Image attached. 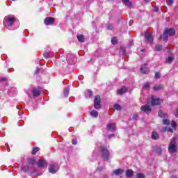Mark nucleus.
<instances>
[{
	"label": "nucleus",
	"mask_w": 178,
	"mask_h": 178,
	"mask_svg": "<svg viewBox=\"0 0 178 178\" xmlns=\"http://www.w3.org/2000/svg\"><path fill=\"white\" fill-rule=\"evenodd\" d=\"M48 170L49 173L55 175V173L59 170V165H58V163H51L49 165Z\"/></svg>",
	"instance_id": "39448f33"
},
{
	"label": "nucleus",
	"mask_w": 178,
	"mask_h": 178,
	"mask_svg": "<svg viewBox=\"0 0 178 178\" xmlns=\"http://www.w3.org/2000/svg\"><path fill=\"white\" fill-rule=\"evenodd\" d=\"M134 120H137V119H138V115H134L133 117Z\"/></svg>",
	"instance_id": "8fccbe9b"
},
{
	"label": "nucleus",
	"mask_w": 178,
	"mask_h": 178,
	"mask_svg": "<svg viewBox=\"0 0 178 178\" xmlns=\"http://www.w3.org/2000/svg\"><path fill=\"white\" fill-rule=\"evenodd\" d=\"M104 170V167L98 165V167L96 169V172H102Z\"/></svg>",
	"instance_id": "58836bf2"
},
{
	"label": "nucleus",
	"mask_w": 178,
	"mask_h": 178,
	"mask_svg": "<svg viewBox=\"0 0 178 178\" xmlns=\"http://www.w3.org/2000/svg\"><path fill=\"white\" fill-rule=\"evenodd\" d=\"M35 73V74H38V73H40V68H36Z\"/></svg>",
	"instance_id": "603ef678"
},
{
	"label": "nucleus",
	"mask_w": 178,
	"mask_h": 178,
	"mask_svg": "<svg viewBox=\"0 0 178 178\" xmlns=\"http://www.w3.org/2000/svg\"><path fill=\"white\" fill-rule=\"evenodd\" d=\"M112 137H115V134H111L108 135V138H112Z\"/></svg>",
	"instance_id": "864d4df0"
},
{
	"label": "nucleus",
	"mask_w": 178,
	"mask_h": 178,
	"mask_svg": "<svg viewBox=\"0 0 178 178\" xmlns=\"http://www.w3.org/2000/svg\"><path fill=\"white\" fill-rule=\"evenodd\" d=\"M154 91H159V90H163V85H156L153 87Z\"/></svg>",
	"instance_id": "5701e85b"
},
{
	"label": "nucleus",
	"mask_w": 178,
	"mask_h": 178,
	"mask_svg": "<svg viewBox=\"0 0 178 178\" xmlns=\"http://www.w3.org/2000/svg\"><path fill=\"white\" fill-rule=\"evenodd\" d=\"M111 43L113 44V45H116V44H118V38L114 37L111 39Z\"/></svg>",
	"instance_id": "2f4dec72"
},
{
	"label": "nucleus",
	"mask_w": 178,
	"mask_h": 178,
	"mask_svg": "<svg viewBox=\"0 0 178 178\" xmlns=\"http://www.w3.org/2000/svg\"><path fill=\"white\" fill-rule=\"evenodd\" d=\"M133 170H127L126 171V177H131L133 176Z\"/></svg>",
	"instance_id": "a878e982"
},
{
	"label": "nucleus",
	"mask_w": 178,
	"mask_h": 178,
	"mask_svg": "<svg viewBox=\"0 0 178 178\" xmlns=\"http://www.w3.org/2000/svg\"><path fill=\"white\" fill-rule=\"evenodd\" d=\"M167 62H168V63H172V62H173V57L169 56V57L168 58V59H167Z\"/></svg>",
	"instance_id": "a19ab883"
},
{
	"label": "nucleus",
	"mask_w": 178,
	"mask_h": 178,
	"mask_svg": "<svg viewBox=\"0 0 178 178\" xmlns=\"http://www.w3.org/2000/svg\"><path fill=\"white\" fill-rule=\"evenodd\" d=\"M43 56L46 58V59H49V53L48 51H45L43 54Z\"/></svg>",
	"instance_id": "e433bc0d"
},
{
	"label": "nucleus",
	"mask_w": 178,
	"mask_h": 178,
	"mask_svg": "<svg viewBox=\"0 0 178 178\" xmlns=\"http://www.w3.org/2000/svg\"><path fill=\"white\" fill-rule=\"evenodd\" d=\"M154 76L156 79H159L161 77V74L159 72H156Z\"/></svg>",
	"instance_id": "c03bdc74"
},
{
	"label": "nucleus",
	"mask_w": 178,
	"mask_h": 178,
	"mask_svg": "<svg viewBox=\"0 0 178 178\" xmlns=\"http://www.w3.org/2000/svg\"><path fill=\"white\" fill-rule=\"evenodd\" d=\"M40 151V147H35L32 150V155H35Z\"/></svg>",
	"instance_id": "7c9ffc66"
},
{
	"label": "nucleus",
	"mask_w": 178,
	"mask_h": 178,
	"mask_svg": "<svg viewBox=\"0 0 178 178\" xmlns=\"http://www.w3.org/2000/svg\"><path fill=\"white\" fill-rule=\"evenodd\" d=\"M136 178H145V175L143 173H138L136 175Z\"/></svg>",
	"instance_id": "4c0bfd02"
},
{
	"label": "nucleus",
	"mask_w": 178,
	"mask_h": 178,
	"mask_svg": "<svg viewBox=\"0 0 178 178\" xmlns=\"http://www.w3.org/2000/svg\"><path fill=\"white\" fill-rule=\"evenodd\" d=\"M162 131H168L169 133H173V129L165 127L162 128Z\"/></svg>",
	"instance_id": "cd10ccee"
},
{
	"label": "nucleus",
	"mask_w": 178,
	"mask_h": 178,
	"mask_svg": "<svg viewBox=\"0 0 178 178\" xmlns=\"http://www.w3.org/2000/svg\"><path fill=\"white\" fill-rule=\"evenodd\" d=\"M106 129L108 130V131H116V126L115 125V124H112V123H108L106 124Z\"/></svg>",
	"instance_id": "f8f14e48"
},
{
	"label": "nucleus",
	"mask_w": 178,
	"mask_h": 178,
	"mask_svg": "<svg viewBox=\"0 0 178 178\" xmlns=\"http://www.w3.org/2000/svg\"><path fill=\"white\" fill-rule=\"evenodd\" d=\"M154 151L156 152V154H158V155H161V154H162V148L156 146L154 148Z\"/></svg>",
	"instance_id": "393cba45"
},
{
	"label": "nucleus",
	"mask_w": 178,
	"mask_h": 178,
	"mask_svg": "<svg viewBox=\"0 0 178 178\" xmlns=\"http://www.w3.org/2000/svg\"><path fill=\"white\" fill-rule=\"evenodd\" d=\"M88 97H92V91H91V90H88Z\"/></svg>",
	"instance_id": "49530a36"
},
{
	"label": "nucleus",
	"mask_w": 178,
	"mask_h": 178,
	"mask_svg": "<svg viewBox=\"0 0 178 178\" xmlns=\"http://www.w3.org/2000/svg\"><path fill=\"white\" fill-rule=\"evenodd\" d=\"M162 38H163V36H162V35H161L159 36V40H162Z\"/></svg>",
	"instance_id": "5fc2aeb1"
},
{
	"label": "nucleus",
	"mask_w": 178,
	"mask_h": 178,
	"mask_svg": "<svg viewBox=\"0 0 178 178\" xmlns=\"http://www.w3.org/2000/svg\"><path fill=\"white\" fill-rule=\"evenodd\" d=\"M175 1V0H167V5H169L170 6L173 5V2Z\"/></svg>",
	"instance_id": "ea45409f"
},
{
	"label": "nucleus",
	"mask_w": 178,
	"mask_h": 178,
	"mask_svg": "<svg viewBox=\"0 0 178 178\" xmlns=\"http://www.w3.org/2000/svg\"><path fill=\"white\" fill-rule=\"evenodd\" d=\"M108 2H112V1H113V0H108Z\"/></svg>",
	"instance_id": "bf43d9fd"
},
{
	"label": "nucleus",
	"mask_w": 178,
	"mask_h": 178,
	"mask_svg": "<svg viewBox=\"0 0 178 178\" xmlns=\"http://www.w3.org/2000/svg\"><path fill=\"white\" fill-rule=\"evenodd\" d=\"M161 100L159 98H152L151 104L153 106L155 105H161Z\"/></svg>",
	"instance_id": "ddd939ff"
},
{
	"label": "nucleus",
	"mask_w": 178,
	"mask_h": 178,
	"mask_svg": "<svg viewBox=\"0 0 178 178\" xmlns=\"http://www.w3.org/2000/svg\"><path fill=\"white\" fill-rule=\"evenodd\" d=\"M168 152L176 154L177 152V142L176 138H172L168 145Z\"/></svg>",
	"instance_id": "f03ea898"
},
{
	"label": "nucleus",
	"mask_w": 178,
	"mask_h": 178,
	"mask_svg": "<svg viewBox=\"0 0 178 178\" xmlns=\"http://www.w3.org/2000/svg\"><path fill=\"white\" fill-rule=\"evenodd\" d=\"M6 79L5 78H0V83H2V81H6Z\"/></svg>",
	"instance_id": "3c124183"
},
{
	"label": "nucleus",
	"mask_w": 178,
	"mask_h": 178,
	"mask_svg": "<svg viewBox=\"0 0 178 178\" xmlns=\"http://www.w3.org/2000/svg\"><path fill=\"white\" fill-rule=\"evenodd\" d=\"M168 31H164L163 34V41H168Z\"/></svg>",
	"instance_id": "c756f323"
},
{
	"label": "nucleus",
	"mask_w": 178,
	"mask_h": 178,
	"mask_svg": "<svg viewBox=\"0 0 178 178\" xmlns=\"http://www.w3.org/2000/svg\"><path fill=\"white\" fill-rule=\"evenodd\" d=\"M45 26H52L55 23V18L47 17L44 19Z\"/></svg>",
	"instance_id": "6e6552de"
},
{
	"label": "nucleus",
	"mask_w": 178,
	"mask_h": 178,
	"mask_svg": "<svg viewBox=\"0 0 178 178\" xmlns=\"http://www.w3.org/2000/svg\"><path fill=\"white\" fill-rule=\"evenodd\" d=\"M145 38L147 44H152V42H154V36H152V33L145 32Z\"/></svg>",
	"instance_id": "0eeeda50"
},
{
	"label": "nucleus",
	"mask_w": 178,
	"mask_h": 178,
	"mask_svg": "<svg viewBox=\"0 0 178 178\" xmlns=\"http://www.w3.org/2000/svg\"><path fill=\"white\" fill-rule=\"evenodd\" d=\"M145 2H148V0H144Z\"/></svg>",
	"instance_id": "680f3d73"
},
{
	"label": "nucleus",
	"mask_w": 178,
	"mask_h": 178,
	"mask_svg": "<svg viewBox=\"0 0 178 178\" xmlns=\"http://www.w3.org/2000/svg\"><path fill=\"white\" fill-rule=\"evenodd\" d=\"M94 107L95 109H97V111H99V108H101V97L99 95H97L95 97Z\"/></svg>",
	"instance_id": "423d86ee"
},
{
	"label": "nucleus",
	"mask_w": 178,
	"mask_h": 178,
	"mask_svg": "<svg viewBox=\"0 0 178 178\" xmlns=\"http://www.w3.org/2000/svg\"><path fill=\"white\" fill-rule=\"evenodd\" d=\"M77 58H76V56L72 53H68L67 54V62L69 65H74L76 62Z\"/></svg>",
	"instance_id": "20e7f679"
},
{
	"label": "nucleus",
	"mask_w": 178,
	"mask_h": 178,
	"mask_svg": "<svg viewBox=\"0 0 178 178\" xmlns=\"http://www.w3.org/2000/svg\"><path fill=\"white\" fill-rule=\"evenodd\" d=\"M165 31H168V35H175V33H176V31H175V29L170 28V29H165Z\"/></svg>",
	"instance_id": "f3484780"
},
{
	"label": "nucleus",
	"mask_w": 178,
	"mask_h": 178,
	"mask_svg": "<svg viewBox=\"0 0 178 178\" xmlns=\"http://www.w3.org/2000/svg\"><path fill=\"white\" fill-rule=\"evenodd\" d=\"M158 115L159 118H165V113H163V112H162L161 110L159 111Z\"/></svg>",
	"instance_id": "c9c22d12"
},
{
	"label": "nucleus",
	"mask_w": 178,
	"mask_h": 178,
	"mask_svg": "<svg viewBox=\"0 0 178 178\" xmlns=\"http://www.w3.org/2000/svg\"><path fill=\"white\" fill-rule=\"evenodd\" d=\"M12 92H16V88H11L10 90H8V94L10 97L14 95L13 94H12Z\"/></svg>",
	"instance_id": "bb28decb"
},
{
	"label": "nucleus",
	"mask_w": 178,
	"mask_h": 178,
	"mask_svg": "<svg viewBox=\"0 0 178 178\" xmlns=\"http://www.w3.org/2000/svg\"><path fill=\"white\" fill-rule=\"evenodd\" d=\"M163 124H167V126H169L170 124V122H169L168 120H163Z\"/></svg>",
	"instance_id": "79ce46f5"
},
{
	"label": "nucleus",
	"mask_w": 178,
	"mask_h": 178,
	"mask_svg": "<svg viewBox=\"0 0 178 178\" xmlns=\"http://www.w3.org/2000/svg\"><path fill=\"white\" fill-rule=\"evenodd\" d=\"M140 73H143V74H147V73H149V68L148 67V64H144L141 66Z\"/></svg>",
	"instance_id": "1a4fd4ad"
},
{
	"label": "nucleus",
	"mask_w": 178,
	"mask_h": 178,
	"mask_svg": "<svg viewBox=\"0 0 178 178\" xmlns=\"http://www.w3.org/2000/svg\"><path fill=\"white\" fill-rule=\"evenodd\" d=\"M113 29H115V26L112 24H108L107 25L108 30H113Z\"/></svg>",
	"instance_id": "f704fd0d"
},
{
	"label": "nucleus",
	"mask_w": 178,
	"mask_h": 178,
	"mask_svg": "<svg viewBox=\"0 0 178 178\" xmlns=\"http://www.w3.org/2000/svg\"><path fill=\"white\" fill-rule=\"evenodd\" d=\"M13 1H16V0H13Z\"/></svg>",
	"instance_id": "e2e57ef3"
},
{
	"label": "nucleus",
	"mask_w": 178,
	"mask_h": 178,
	"mask_svg": "<svg viewBox=\"0 0 178 178\" xmlns=\"http://www.w3.org/2000/svg\"><path fill=\"white\" fill-rule=\"evenodd\" d=\"M171 126L172 128L176 129V123L175 122V121L171 122Z\"/></svg>",
	"instance_id": "a18cd8bd"
},
{
	"label": "nucleus",
	"mask_w": 178,
	"mask_h": 178,
	"mask_svg": "<svg viewBox=\"0 0 178 178\" xmlns=\"http://www.w3.org/2000/svg\"><path fill=\"white\" fill-rule=\"evenodd\" d=\"M3 22V25L8 30H16V29H19V26H20L19 20L15 17H5Z\"/></svg>",
	"instance_id": "f257e3e1"
},
{
	"label": "nucleus",
	"mask_w": 178,
	"mask_h": 178,
	"mask_svg": "<svg viewBox=\"0 0 178 178\" xmlns=\"http://www.w3.org/2000/svg\"><path fill=\"white\" fill-rule=\"evenodd\" d=\"M114 108L115 109V111H122V106L119 104H115Z\"/></svg>",
	"instance_id": "72a5a7b5"
},
{
	"label": "nucleus",
	"mask_w": 178,
	"mask_h": 178,
	"mask_svg": "<svg viewBox=\"0 0 178 178\" xmlns=\"http://www.w3.org/2000/svg\"><path fill=\"white\" fill-rule=\"evenodd\" d=\"M123 55H126V51L124 49L122 50Z\"/></svg>",
	"instance_id": "6e6d98bb"
},
{
	"label": "nucleus",
	"mask_w": 178,
	"mask_h": 178,
	"mask_svg": "<svg viewBox=\"0 0 178 178\" xmlns=\"http://www.w3.org/2000/svg\"><path fill=\"white\" fill-rule=\"evenodd\" d=\"M124 5H125L126 6H128V8H131L132 4L131 2H130L129 0H122Z\"/></svg>",
	"instance_id": "b1692460"
},
{
	"label": "nucleus",
	"mask_w": 178,
	"mask_h": 178,
	"mask_svg": "<svg viewBox=\"0 0 178 178\" xmlns=\"http://www.w3.org/2000/svg\"><path fill=\"white\" fill-rule=\"evenodd\" d=\"M162 48H163V46L161 44H156L155 46V49H156V51H162Z\"/></svg>",
	"instance_id": "473e14b6"
},
{
	"label": "nucleus",
	"mask_w": 178,
	"mask_h": 178,
	"mask_svg": "<svg viewBox=\"0 0 178 178\" xmlns=\"http://www.w3.org/2000/svg\"><path fill=\"white\" fill-rule=\"evenodd\" d=\"M131 45H133V42H131L129 43V46L131 47Z\"/></svg>",
	"instance_id": "13d9d810"
},
{
	"label": "nucleus",
	"mask_w": 178,
	"mask_h": 178,
	"mask_svg": "<svg viewBox=\"0 0 178 178\" xmlns=\"http://www.w3.org/2000/svg\"><path fill=\"white\" fill-rule=\"evenodd\" d=\"M144 88L148 89L149 88V83L147 82L143 85Z\"/></svg>",
	"instance_id": "37998d69"
},
{
	"label": "nucleus",
	"mask_w": 178,
	"mask_h": 178,
	"mask_svg": "<svg viewBox=\"0 0 178 178\" xmlns=\"http://www.w3.org/2000/svg\"><path fill=\"white\" fill-rule=\"evenodd\" d=\"M152 140H158L159 138V135L158 132L153 131L152 133Z\"/></svg>",
	"instance_id": "a211bd4d"
},
{
	"label": "nucleus",
	"mask_w": 178,
	"mask_h": 178,
	"mask_svg": "<svg viewBox=\"0 0 178 178\" xmlns=\"http://www.w3.org/2000/svg\"><path fill=\"white\" fill-rule=\"evenodd\" d=\"M33 97H38L41 95V90L40 89L34 88L32 90Z\"/></svg>",
	"instance_id": "2eb2a0df"
},
{
	"label": "nucleus",
	"mask_w": 178,
	"mask_h": 178,
	"mask_svg": "<svg viewBox=\"0 0 178 178\" xmlns=\"http://www.w3.org/2000/svg\"><path fill=\"white\" fill-rule=\"evenodd\" d=\"M34 173H35L36 176H41V175H42V172L38 173V172H37V170H34Z\"/></svg>",
	"instance_id": "09e8293b"
},
{
	"label": "nucleus",
	"mask_w": 178,
	"mask_h": 178,
	"mask_svg": "<svg viewBox=\"0 0 178 178\" xmlns=\"http://www.w3.org/2000/svg\"><path fill=\"white\" fill-rule=\"evenodd\" d=\"M77 40L79 42H84L86 41V38L84 37V35H78Z\"/></svg>",
	"instance_id": "aec40b11"
},
{
	"label": "nucleus",
	"mask_w": 178,
	"mask_h": 178,
	"mask_svg": "<svg viewBox=\"0 0 178 178\" xmlns=\"http://www.w3.org/2000/svg\"><path fill=\"white\" fill-rule=\"evenodd\" d=\"M124 172V170L122 169H117L113 171V175L115 176H120V175L123 174Z\"/></svg>",
	"instance_id": "dca6fc26"
},
{
	"label": "nucleus",
	"mask_w": 178,
	"mask_h": 178,
	"mask_svg": "<svg viewBox=\"0 0 178 178\" xmlns=\"http://www.w3.org/2000/svg\"><path fill=\"white\" fill-rule=\"evenodd\" d=\"M140 109L142 112H144L146 114L149 113V112H151V110H152L151 106H149L148 104L142 106Z\"/></svg>",
	"instance_id": "9d476101"
},
{
	"label": "nucleus",
	"mask_w": 178,
	"mask_h": 178,
	"mask_svg": "<svg viewBox=\"0 0 178 178\" xmlns=\"http://www.w3.org/2000/svg\"><path fill=\"white\" fill-rule=\"evenodd\" d=\"M70 91V88H69V86H67L64 88V97H67L69 95V92Z\"/></svg>",
	"instance_id": "4be33fe9"
},
{
	"label": "nucleus",
	"mask_w": 178,
	"mask_h": 178,
	"mask_svg": "<svg viewBox=\"0 0 178 178\" xmlns=\"http://www.w3.org/2000/svg\"><path fill=\"white\" fill-rule=\"evenodd\" d=\"M158 10H159V8H155V12H158Z\"/></svg>",
	"instance_id": "4d7b16f0"
},
{
	"label": "nucleus",
	"mask_w": 178,
	"mask_h": 178,
	"mask_svg": "<svg viewBox=\"0 0 178 178\" xmlns=\"http://www.w3.org/2000/svg\"><path fill=\"white\" fill-rule=\"evenodd\" d=\"M29 165H32V166H34L35 165V159L31 158L28 160Z\"/></svg>",
	"instance_id": "c85d7f7f"
},
{
	"label": "nucleus",
	"mask_w": 178,
	"mask_h": 178,
	"mask_svg": "<svg viewBox=\"0 0 178 178\" xmlns=\"http://www.w3.org/2000/svg\"><path fill=\"white\" fill-rule=\"evenodd\" d=\"M100 154L102 155V158L104 161H108L111 156V153H109V150L106 149V147L104 146H101L99 147Z\"/></svg>",
	"instance_id": "7ed1b4c3"
},
{
	"label": "nucleus",
	"mask_w": 178,
	"mask_h": 178,
	"mask_svg": "<svg viewBox=\"0 0 178 178\" xmlns=\"http://www.w3.org/2000/svg\"><path fill=\"white\" fill-rule=\"evenodd\" d=\"M90 115L92 118H94L95 119L98 118V111L95 110H92L90 113Z\"/></svg>",
	"instance_id": "412c9836"
},
{
	"label": "nucleus",
	"mask_w": 178,
	"mask_h": 178,
	"mask_svg": "<svg viewBox=\"0 0 178 178\" xmlns=\"http://www.w3.org/2000/svg\"><path fill=\"white\" fill-rule=\"evenodd\" d=\"M30 170V166L29 165H23L21 167V171L24 173H27Z\"/></svg>",
	"instance_id": "6ab92c4d"
},
{
	"label": "nucleus",
	"mask_w": 178,
	"mask_h": 178,
	"mask_svg": "<svg viewBox=\"0 0 178 178\" xmlns=\"http://www.w3.org/2000/svg\"><path fill=\"white\" fill-rule=\"evenodd\" d=\"M72 143L74 145H77V139H73Z\"/></svg>",
	"instance_id": "de8ad7c7"
},
{
	"label": "nucleus",
	"mask_w": 178,
	"mask_h": 178,
	"mask_svg": "<svg viewBox=\"0 0 178 178\" xmlns=\"http://www.w3.org/2000/svg\"><path fill=\"white\" fill-rule=\"evenodd\" d=\"M140 51H141V52H144V49H141Z\"/></svg>",
	"instance_id": "052dcab7"
},
{
	"label": "nucleus",
	"mask_w": 178,
	"mask_h": 178,
	"mask_svg": "<svg viewBox=\"0 0 178 178\" xmlns=\"http://www.w3.org/2000/svg\"><path fill=\"white\" fill-rule=\"evenodd\" d=\"M37 165L38 168H44V166H47L48 163L47 162V160L40 159V160H38Z\"/></svg>",
	"instance_id": "9b49d317"
},
{
	"label": "nucleus",
	"mask_w": 178,
	"mask_h": 178,
	"mask_svg": "<svg viewBox=\"0 0 178 178\" xmlns=\"http://www.w3.org/2000/svg\"><path fill=\"white\" fill-rule=\"evenodd\" d=\"M118 94H120V95L127 92V88H126L125 86L122 87L120 89H119L117 91Z\"/></svg>",
	"instance_id": "4468645a"
}]
</instances>
